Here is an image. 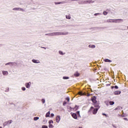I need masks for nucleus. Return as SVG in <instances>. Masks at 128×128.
<instances>
[{
  "label": "nucleus",
  "instance_id": "1",
  "mask_svg": "<svg viewBox=\"0 0 128 128\" xmlns=\"http://www.w3.org/2000/svg\"><path fill=\"white\" fill-rule=\"evenodd\" d=\"M68 34V32H52V36H66Z\"/></svg>",
  "mask_w": 128,
  "mask_h": 128
},
{
  "label": "nucleus",
  "instance_id": "2",
  "mask_svg": "<svg viewBox=\"0 0 128 128\" xmlns=\"http://www.w3.org/2000/svg\"><path fill=\"white\" fill-rule=\"evenodd\" d=\"M5 66H16L18 63L16 62H9L5 64Z\"/></svg>",
  "mask_w": 128,
  "mask_h": 128
},
{
  "label": "nucleus",
  "instance_id": "3",
  "mask_svg": "<svg viewBox=\"0 0 128 128\" xmlns=\"http://www.w3.org/2000/svg\"><path fill=\"white\" fill-rule=\"evenodd\" d=\"M120 20H124L122 19H114L112 20V22H116V24H118L120 22Z\"/></svg>",
  "mask_w": 128,
  "mask_h": 128
},
{
  "label": "nucleus",
  "instance_id": "4",
  "mask_svg": "<svg viewBox=\"0 0 128 128\" xmlns=\"http://www.w3.org/2000/svg\"><path fill=\"white\" fill-rule=\"evenodd\" d=\"M12 120H8V121L4 122L3 124L4 126H8V124H12Z\"/></svg>",
  "mask_w": 128,
  "mask_h": 128
},
{
  "label": "nucleus",
  "instance_id": "5",
  "mask_svg": "<svg viewBox=\"0 0 128 128\" xmlns=\"http://www.w3.org/2000/svg\"><path fill=\"white\" fill-rule=\"evenodd\" d=\"M30 86H32V82H28L25 84V86L26 88H30Z\"/></svg>",
  "mask_w": 128,
  "mask_h": 128
},
{
  "label": "nucleus",
  "instance_id": "6",
  "mask_svg": "<svg viewBox=\"0 0 128 128\" xmlns=\"http://www.w3.org/2000/svg\"><path fill=\"white\" fill-rule=\"evenodd\" d=\"M12 10H20V12H24V9H22L20 8H14L12 9Z\"/></svg>",
  "mask_w": 128,
  "mask_h": 128
},
{
  "label": "nucleus",
  "instance_id": "7",
  "mask_svg": "<svg viewBox=\"0 0 128 128\" xmlns=\"http://www.w3.org/2000/svg\"><path fill=\"white\" fill-rule=\"evenodd\" d=\"M94 106L95 108H98V110L100 108V103L97 102L94 103Z\"/></svg>",
  "mask_w": 128,
  "mask_h": 128
},
{
  "label": "nucleus",
  "instance_id": "8",
  "mask_svg": "<svg viewBox=\"0 0 128 128\" xmlns=\"http://www.w3.org/2000/svg\"><path fill=\"white\" fill-rule=\"evenodd\" d=\"M85 2H86V4H94V0H85Z\"/></svg>",
  "mask_w": 128,
  "mask_h": 128
},
{
  "label": "nucleus",
  "instance_id": "9",
  "mask_svg": "<svg viewBox=\"0 0 128 128\" xmlns=\"http://www.w3.org/2000/svg\"><path fill=\"white\" fill-rule=\"evenodd\" d=\"M55 4H66V1H63L61 2H54Z\"/></svg>",
  "mask_w": 128,
  "mask_h": 128
},
{
  "label": "nucleus",
  "instance_id": "10",
  "mask_svg": "<svg viewBox=\"0 0 128 128\" xmlns=\"http://www.w3.org/2000/svg\"><path fill=\"white\" fill-rule=\"evenodd\" d=\"M92 102L94 104H95L96 102H97V101H96V96H93L92 98H91Z\"/></svg>",
  "mask_w": 128,
  "mask_h": 128
},
{
  "label": "nucleus",
  "instance_id": "11",
  "mask_svg": "<svg viewBox=\"0 0 128 128\" xmlns=\"http://www.w3.org/2000/svg\"><path fill=\"white\" fill-rule=\"evenodd\" d=\"M56 122H58V123L60 122V116H58L56 117Z\"/></svg>",
  "mask_w": 128,
  "mask_h": 128
},
{
  "label": "nucleus",
  "instance_id": "12",
  "mask_svg": "<svg viewBox=\"0 0 128 128\" xmlns=\"http://www.w3.org/2000/svg\"><path fill=\"white\" fill-rule=\"evenodd\" d=\"M72 118H74L75 120H76L78 118V115L76 113H73L72 114Z\"/></svg>",
  "mask_w": 128,
  "mask_h": 128
},
{
  "label": "nucleus",
  "instance_id": "13",
  "mask_svg": "<svg viewBox=\"0 0 128 128\" xmlns=\"http://www.w3.org/2000/svg\"><path fill=\"white\" fill-rule=\"evenodd\" d=\"M98 108H94L92 111L93 114H96L98 112Z\"/></svg>",
  "mask_w": 128,
  "mask_h": 128
},
{
  "label": "nucleus",
  "instance_id": "14",
  "mask_svg": "<svg viewBox=\"0 0 128 128\" xmlns=\"http://www.w3.org/2000/svg\"><path fill=\"white\" fill-rule=\"evenodd\" d=\"M32 62H34V64H40V60H32Z\"/></svg>",
  "mask_w": 128,
  "mask_h": 128
},
{
  "label": "nucleus",
  "instance_id": "15",
  "mask_svg": "<svg viewBox=\"0 0 128 128\" xmlns=\"http://www.w3.org/2000/svg\"><path fill=\"white\" fill-rule=\"evenodd\" d=\"M120 30H126V26H122V28Z\"/></svg>",
  "mask_w": 128,
  "mask_h": 128
},
{
  "label": "nucleus",
  "instance_id": "16",
  "mask_svg": "<svg viewBox=\"0 0 128 128\" xmlns=\"http://www.w3.org/2000/svg\"><path fill=\"white\" fill-rule=\"evenodd\" d=\"M104 61L105 62H112V60H110V59H108V58H105L104 60Z\"/></svg>",
  "mask_w": 128,
  "mask_h": 128
},
{
  "label": "nucleus",
  "instance_id": "17",
  "mask_svg": "<svg viewBox=\"0 0 128 128\" xmlns=\"http://www.w3.org/2000/svg\"><path fill=\"white\" fill-rule=\"evenodd\" d=\"M78 4H86V0L80 1L78 2Z\"/></svg>",
  "mask_w": 128,
  "mask_h": 128
},
{
  "label": "nucleus",
  "instance_id": "18",
  "mask_svg": "<svg viewBox=\"0 0 128 128\" xmlns=\"http://www.w3.org/2000/svg\"><path fill=\"white\" fill-rule=\"evenodd\" d=\"M120 94H122V92L120 91H116L114 92V94L116 95Z\"/></svg>",
  "mask_w": 128,
  "mask_h": 128
},
{
  "label": "nucleus",
  "instance_id": "19",
  "mask_svg": "<svg viewBox=\"0 0 128 128\" xmlns=\"http://www.w3.org/2000/svg\"><path fill=\"white\" fill-rule=\"evenodd\" d=\"M88 48H96V46L90 44Z\"/></svg>",
  "mask_w": 128,
  "mask_h": 128
},
{
  "label": "nucleus",
  "instance_id": "20",
  "mask_svg": "<svg viewBox=\"0 0 128 128\" xmlns=\"http://www.w3.org/2000/svg\"><path fill=\"white\" fill-rule=\"evenodd\" d=\"M50 112H48L46 114V118H48L50 117Z\"/></svg>",
  "mask_w": 128,
  "mask_h": 128
},
{
  "label": "nucleus",
  "instance_id": "21",
  "mask_svg": "<svg viewBox=\"0 0 128 128\" xmlns=\"http://www.w3.org/2000/svg\"><path fill=\"white\" fill-rule=\"evenodd\" d=\"M45 36H52V32L48 33V34H46Z\"/></svg>",
  "mask_w": 128,
  "mask_h": 128
},
{
  "label": "nucleus",
  "instance_id": "22",
  "mask_svg": "<svg viewBox=\"0 0 128 128\" xmlns=\"http://www.w3.org/2000/svg\"><path fill=\"white\" fill-rule=\"evenodd\" d=\"M66 18H67V20H70V14L68 15H66Z\"/></svg>",
  "mask_w": 128,
  "mask_h": 128
},
{
  "label": "nucleus",
  "instance_id": "23",
  "mask_svg": "<svg viewBox=\"0 0 128 128\" xmlns=\"http://www.w3.org/2000/svg\"><path fill=\"white\" fill-rule=\"evenodd\" d=\"M58 54H60L61 56H64V54H66V53L62 52V51H59Z\"/></svg>",
  "mask_w": 128,
  "mask_h": 128
},
{
  "label": "nucleus",
  "instance_id": "24",
  "mask_svg": "<svg viewBox=\"0 0 128 128\" xmlns=\"http://www.w3.org/2000/svg\"><path fill=\"white\" fill-rule=\"evenodd\" d=\"M2 74H4V76H6V74H8V71H2Z\"/></svg>",
  "mask_w": 128,
  "mask_h": 128
},
{
  "label": "nucleus",
  "instance_id": "25",
  "mask_svg": "<svg viewBox=\"0 0 128 128\" xmlns=\"http://www.w3.org/2000/svg\"><path fill=\"white\" fill-rule=\"evenodd\" d=\"M110 106H114V102L110 101Z\"/></svg>",
  "mask_w": 128,
  "mask_h": 128
},
{
  "label": "nucleus",
  "instance_id": "26",
  "mask_svg": "<svg viewBox=\"0 0 128 128\" xmlns=\"http://www.w3.org/2000/svg\"><path fill=\"white\" fill-rule=\"evenodd\" d=\"M78 94H80V96H84V93H83L82 92H78Z\"/></svg>",
  "mask_w": 128,
  "mask_h": 128
},
{
  "label": "nucleus",
  "instance_id": "27",
  "mask_svg": "<svg viewBox=\"0 0 128 128\" xmlns=\"http://www.w3.org/2000/svg\"><path fill=\"white\" fill-rule=\"evenodd\" d=\"M74 76H80V73H78V72L75 73L74 74Z\"/></svg>",
  "mask_w": 128,
  "mask_h": 128
},
{
  "label": "nucleus",
  "instance_id": "28",
  "mask_svg": "<svg viewBox=\"0 0 128 128\" xmlns=\"http://www.w3.org/2000/svg\"><path fill=\"white\" fill-rule=\"evenodd\" d=\"M62 78L63 80H68L70 78L68 76H63Z\"/></svg>",
  "mask_w": 128,
  "mask_h": 128
},
{
  "label": "nucleus",
  "instance_id": "29",
  "mask_svg": "<svg viewBox=\"0 0 128 128\" xmlns=\"http://www.w3.org/2000/svg\"><path fill=\"white\" fill-rule=\"evenodd\" d=\"M100 14H102L101 13H96L94 14V16H100Z\"/></svg>",
  "mask_w": 128,
  "mask_h": 128
},
{
  "label": "nucleus",
  "instance_id": "30",
  "mask_svg": "<svg viewBox=\"0 0 128 128\" xmlns=\"http://www.w3.org/2000/svg\"><path fill=\"white\" fill-rule=\"evenodd\" d=\"M40 120V118L39 117H34V120Z\"/></svg>",
  "mask_w": 128,
  "mask_h": 128
},
{
  "label": "nucleus",
  "instance_id": "31",
  "mask_svg": "<svg viewBox=\"0 0 128 128\" xmlns=\"http://www.w3.org/2000/svg\"><path fill=\"white\" fill-rule=\"evenodd\" d=\"M112 20L113 19H110V20H107V22H112Z\"/></svg>",
  "mask_w": 128,
  "mask_h": 128
},
{
  "label": "nucleus",
  "instance_id": "32",
  "mask_svg": "<svg viewBox=\"0 0 128 128\" xmlns=\"http://www.w3.org/2000/svg\"><path fill=\"white\" fill-rule=\"evenodd\" d=\"M103 14L104 16H106V14H108V12H106V11H104Z\"/></svg>",
  "mask_w": 128,
  "mask_h": 128
},
{
  "label": "nucleus",
  "instance_id": "33",
  "mask_svg": "<svg viewBox=\"0 0 128 128\" xmlns=\"http://www.w3.org/2000/svg\"><path fill=\"white\" fill-rule=\"evenodd\" d=\"M48 124H54V121H52V120H50L48 122Z\"/></svg>",
  "mask_w": 128,
  "mask_h": 128
},
{
  "label": "nucleus",
  "instance_id": "34",
  "mask_svg": "<svg viewBox=\"0 0 128 128\" xmlns=\"http://www.w3.org/2000/svg\"><path fill=\"white\" fill-rule=\"evenodd\" d=\"M48 128H54V126L52 124H50L48 125Z\"/></svg>",
  "mask_w": 128,
  "mask_h": 128
},
{
  "label": "nucleus",
  "instance_id": "35",
  "mask_svg": "<svg viewBox=\"0 0 128 128\" xmlns=\"http://www.w3.org/2000/svg\"><path fill=\"white\" fill-rule=\"evenodd\" d=\"M42 104H44V102H46V100H44V98L42 99Z\"/></svg>",
  "mask_w": 128,
  "mask_h": 128
},
{
  "label": "nucleus",
  "instance_id": "36",
  "mask_svg": "<svg viewBox=\"0 0 128 128\" xmlns=\"http://www.w3.org/2000/svg\"><path fill=\"white\" fill-rule=\"evenodd\" d=\"M118 108V110H122V108L121 106H118L117 107Z\"/></svg>",
  "mask_w": 128,
  "mask_h": 128
},
{
  "label": "nucleus",
  "instance_id": "37",
  "mask_svg": "<svg viewBox=\"0 0 128 128\" xmlns=\"http://www.w3.org/2000/svg\"><path fill=\"white\" fill-rule=\"evenodd\" d=\"M42 128H48V126H46V125H43L42 126Z\"/></svg>",
  "mask_w": 128,
  "mask_h": 128
},
{
  "label": "nucleus",
  "instance_id": "38",
  "mask_svg": "<svg viewBox=\"0 0 128 128\" xmlns=\"http://www.w3.org/2000/svg\"><path fill=\"white\" fill-rule=\"evenodd\" d=\"M122 118H126V114H123L122 115H121Z\"/></svg>",
  "mask_w": 128,
  "mask_h": 128
},
{
  "label": "nucleus",
  "instance_id": "39",
  "mask_svg": "<svg viewBox=\"0 0 128 128\" xmlns=\"http://www.w3.org/2000/svg\"><path fill=\"white\" fill-rule=\"evenodd\" d=\"M66 100H68V102H70V98L69 97H67L66 98Z\"/></svg>",
  "mask_w": 128,
  "mask_h": 128
},
{
  "label": "nucleus",
  "instance_id": "40",
  "mask_svg": "<svg viewBox=\"0 0 128 128\" xmlns=\"http://www.w3.org/2000/svg\"><path fill=\"white\" fill-rule=\"evenodd\" d=\"M74 108L76 110L78 108V106H76L74 107Z\"/></svg>",
  "mask_w": 128,
  "mask_h": 128
},
{
  "label": "nucleus",
  "instance_id": "41",
  "mask_svg": "<svg viewBox=\"0 0 128 128\" xmlns=\"http://www.w3.org/2000/svg\"><path fill=\"white\" fill-rule=\"evenodd\" d=\"M66 102L64 101V102H63V106H66Z\"/></svg>",
  "mask_w": 128,
  "mask_h": 128
},
{
  "label": "nucleus",
  "instance_id": "42",
  "mask_svg": "<svg viewBox=\"0 0 128 128\" xmlns=\"http://www.w3.org/2000/svg\"><path fill=\"white\" fill-rule=\"evenodd\" d=\"M22 90L24 91V90H26V88L24 87H22Z\"/></svg>",
  "mask_w": 128,
  "mask_h": 128
},
{
  "label": "nucleus",
  "instance_id": "43",
  "mask_svg": "<svg viewBox=\"0 0 128 128\" xmlns=\"http://www.w3.org/2000/svg\"><path fill=\"white\" fill-rule=\"evenodd\" d=\"M114 88H116V90H118V86H114Z\"/></svg>",
  "mask_w": 128,
  "mask_h": 128
},
{
  "label": "nucleus",
  "instance_id": "44",
  "mask_svg": "<svg viewBox=\"0 0 128 128\" xmlns=\"http://www.w3.org/2000/svg\"><path fill=\"white\" fill-rule=\"evenodd\" d=\"M72 0V2H78V0Z\"/></svg>",
  "mask_w": 128,
  "mask_h": 128
},
{
  "label": "nucleus",
  "instance_id": "45",
  "mask_svg": "<svg viewBox=\"0 0 128 128\" xmlns=\"http://www.w3.org/2000/svg\"><path fill=\"white\" fill-rule=\"evenodd\" d=\"M76 114H78L79 116H80V111H78V112H76Z\"/></svg>",
  "mask_w": 128,
  "mask_h": 128
},
{
  "label": "nucleus",
  "instance_id": "46",
  "mask_svg": "<svg viewBox=\"0 0 128 128\" xmlns=\"http://www.w3.org/2000/svg\"><path fill=\"white\" fill-rule=\"evenodd\" d=\"M124 120H128V118H124Z\"/></svg>",
  "mask_w": 128,
  "mask_h": 128
},
{
  "label": "nucleus",
  "instance_id": "47",
  "mask_svg": "<svg viewBox=\"0 0 128 128\" xmlns=\"http://www.w3.org/2000/svg\"><path fill=\"white\" fill-rule=\"evenodd\" d=\"M102 114V116H108V115H106V114L104 113H103Z\"/></svg>",
  "mask_w": 128,
  "mask_h": 128
},
{
  "label": "nucleus",
  "instance_id": "48",
  "mask_svg": "<svg viewBox=\"0 0 128 128\" xmlns=\"http://www.w3.org/2000/svg\"><path fill=\"white\" fill-rule=\"evenodd\" d=\"M50 116H54V114L52 113V114H51Z\"/></svg>",
  "mask_w": 128,
  "mask_h": 128
},
{
  "label": "nucleus",
  "instance_id": "49",
  "mask_svg": "<svg viewBox=\"0 0 128 128\" xmlns=\"http://www.w3.org/2000/svg\"><path fill=\"white\" fill-rule=\"evenodd\" d=\"M112 126L113 128H116V126H115L114 124H112Z\"/></svg>",
  "mask_w": 128,
  "mask_h": 128
},
{
  "label": "nucleus",
  "instance_id": "50",
  "mask_svg": "<svg viewBox=\"0 0 128 128\" xmlns=\"http://www.w3.org/2000/svg\"><path fill=\"white\" fill-rule=\"evenodd\" d=\"M42 48H44V50H46V47H42Z\"/></svg>",
  "mask_w": 128,
  "mask_h": 128
},
{
  "label": "nucleus",
  "instance_id": "51",
  "mask_svg": "<svg viewBox=\"0 0 128 128\" xmlns=\"http://www.w3.org/2000/svg\"><path fill=\"white\" fill-rule=\"evenodd\" d=\"M90 110H94V107L93 106H91Z\"/></svg>",
  "mask_w": 128,
  "mask_h": 128
},
{
  "label": "nucleus",
  "instance_id": "52",
  "mask_svg": "<svg viewBox=\"0 0 128 128\" xmlns=\"http://www.w3.org/2000/svg\"><path fill=\"white\" fill-rule=\"evenodd\" d=\"M118 116H122V114H118Z\"/></svg>",
  "mask_w": 128,
  "mask_h": 128
},
{
  "label": "nucleus",
  "instance_id": "53",
  "mask_svg": "<svg viewBox=\"0 0 128 128\" xmlns=\"http://www.w3.org/2000/svg\"><path fill=\"white\" fill-rule=\"evenodd\" d=\"M118 110V107L114 109L115 110Z\"/></svg>",
  "mask_w": 128,
  "mask_h": 128
},
{
  "label": "nucleus",
  "instance_id": "54",
  "mask_svg": "<svg viewBox=\"0 0 128 128\" xmlns=\"http://www.w3.org/2000/svg\"><path fill=\"white\" fill-rule=\"evenodd\" d=\"M0 46H2V44H0Z\"/></svg>",
  "mask_w": 128,
  "mask_h": 128
},
{
  "label": "nucleus",
  "instance_id": "55",
  "mask_svg": "<svg viewBox=\"0 0 128 128\" xmlns=\"http://www.w3.org/2000/svg\"><path fill=\"white\" fill-rule=\"evenodd\" d=\"M90 96V94H88L87 95V96Z\"/></svg>",
  "mask_w": 128,
  "mask_h": 128
},
{
  "label": "nucleus",
  "instance_id": "56",
  "mask_svg": "<svg viewBox=\"0 0 128 128\" xmlns=\"http://www.w3.org/2000/svg\"><path fill=\"white\" fill-rule=\"evenodd\" d=\"M70 110H72V107H70Z\"/></svg>",
  "mask_w": 128,
  "mask_h": 128
},
{
  "label": "nucleus",
  "instance_id": "57",
  "mask_svg": "<svg viewBox=\"0 0 128 128\" xmlns=\"http://www.w3.org/2000/svg\"><path fill=\"white\" fill-rule=\"evenodd\" d=\"M127 30H128V26H127Z\"/></svg>",
  "mask_w": 128,
  "mask_h": 128
},
{
  "label": "nucleus",
  "instance_id": "58",
  "mask_svg": "<svg viewBox=\"0 0 128 128\" xmlns=\"http://www.w3.org/2000/svg\"><path fill=\"white\" fill-rule=\"evenodd\" d=\"M114 88V86H113V87H112V88Z\"/></svg>",
  "mask_w": 128,
  "mask_h": 128
},
{
  "label": "nucleus",
  "instance_id": "59",
  "mask_svg": "<svg viewBox=\"0 0 128 128\" xmlns=\"http://www.w3.org/2000/svg\"><path fill=\"white\" fill-rule=\"evenodd\" d=\"M0 128H2V126H0Z\"/></svg>",
  "mask_w": 128,
  "mask_h": 128
},
{
  "label": "nucleus",
  "instance_id": "60",
  "mask_svg": "<svg viewBox=\"0 0 128 128\" xmlns=\"http://www.w3.org/2000/svg\"><path fill=\"white\" fill-rule=\"evenodd\" d=\"M122 114H124V111H122Z\"/></svg>",
  "mask_w": 128,
  "mask_h": 128
},
{
  "label": "nucleus",
  "instance_id": "61",
  "mask_svg": "<svg viewBox=\"0 0 128 128\" xmlns=\"http://www.w3.org/2000/svg\"><path fill=\"white\" fill-rule=\"evenodd\" d=\"M91 92H92V90H91Z\"/></svg>",
  "mask_w": 128,
  "mask_h": 128
},
{
  "label": "nucleus",
  "instance_id": "62",
  "mask_svg": "<svg viewBox=\"0 0 128 128\" xmlns=\"http://www.w3.org/2000/svg\"><path fill=\"white\" fill-rule=\"evenodd\" d=\"M79 128H82V127H79Z\"/></svg>",
  "mask_w": 128,
  "mask_h": 128
},
{
  "label": "nucleus",
  "instance_id": "63",
  "mask_svg": "<svg viewBox=\"0 0 128 128\" xmlns=\"http://www.w3.org/2000/svg\"><path fill=\"white\" fill-rule=\"evenodd\" d=\"M127 34H128V32H127Z\"/></svg>",
  "mask_w": 128,
  "mask_h": 128
}]
</instances>
